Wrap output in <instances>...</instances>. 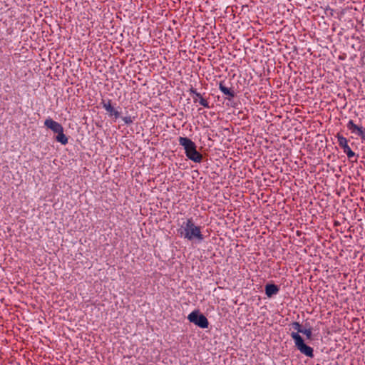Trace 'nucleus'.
<instances>
[{"label": "nucleus", "mask_w": 365, "mask_h": 365, "mask_svg": "<svg viewBox=\"0 0 365 365\" xmlns=\"http://www.w3.org/2000/svg\"><path fill=\"white\" fill-rule=\"evenodd\" d=\"M179 236L185 240L201 242L204 240L202 227L195 225L192 217L186 219L178 230Z\"/></svg>", "instance_id": "f257e3e1"}, {"label": "nucleus", "mask_w": 365, "mask_h": 365, "mask_svg": "<svg viewBox=\"0 0 365 365\" xmlns=\"http://www.w3.org/2000/svg\"><path fill=\"white\" fill-rule=\"evenodd\" d=\"M179 144L183 147L186 156L195 163H200L202 160V155L197 150L195 143L188 138L180 137Z\"/></svg>", "instance_id": "f03ea898"}, {"label": "nucleus", "mask_w": 365, "mask_h": 365, "mask_svg": "<svg viewBox=\"0 0 365 365\" xmlns=\"http://www.w3.org/2000/svg\"><path fill=\"white\" fill-rule=\"evenodd\" d=\"M291 337L294 341L295 346L297 348V349L305 356L313 358L314 357V350L313 349L307 346L302 337L297 333H291Z\"/></svg>", "instance_id": "7ed1b4c3"}, {"label": "nucleus", "mask_w": 365, "mask_h": 365, "mask_svg": "<svg viewBox=\"0 0 365 365\" xmlns=\"http://www.w3.org/2000/svg\"><path fill=\"white\" fill-rule=\"evenodd\" d=\"M187 319L202 329H206L209 326V322L206 317L200 314L198 310H195L189 314Z\"/></svg>", "instance_id": "20e7f679"}, {"label": "nucleus", "mask_w": 365, "mask_h": 365, "mask_svg": "<svg viewBox=\"0 0 365 365\" xmlns=\"http://www.w3.org/2000/svg\"><path fill=\"white\" fill-rule=\"evenodd\" d=\"M346 128L351 133L357 135L362 142L365 140V128L361 125H357L353 120H349Z\"/></svg>", "instance_id": "39448f33"}, {"label": "nucleus", "mask_w": 365, "mask_h": 365, "mask_svg": "<svg viewBox=\"0 0 365 365\" xmlns=\"http://www.w3.org/2000/svg\"><path fill=\"white\" fill-rule=\"evenodd\" d=\"M101 104L102 105L103 108L106 110L110 117H113L115 119H117L120 117V112L115 110L114 107L112 106V101L110 99H108L107 101L102 100Z\"/></svg>", "instance_id": "423d86ee"}, {"label": "nucleus", "mask_w": 365, "mask_h": 365, "mask_svg": "<svg viewBox=\"0 0 365 365\" xmlns=\"http://www.w3.org/2000/svg\"><path fill=\"white\" fill-rule=\"evenodd\" d=\"M44 125L47 128L51 130L53 133H57L63 129L61 124L53 120L51 118H48L44 121Z\"/></svg>", "instance_id": "0eeeda50"}, {"label": "nucleus", "mask_w": 365, "mask_h": 365, "mask_svg": "<svg viewBox=\"0 0 365 365\" xmlns=\"http://www.w3.org/2000/svg\"><path fill=\"white\" fill-rule=\"evenodd\" d=\"M219 89L224 95L227 96L226 98L228 100H231L235 96V91L225 86L223 82L219 83Z\"/></svg>", "instance_id": "6e6552de"}, {"label": "nucleus", "mask_w": 365, "mask_h": 365, "mask_svg": "<svg viewBox=\"0 0 365 365\" xmlns=\"http://www.w3.org/2000/svg\"><path fill=\"white\" fill-rule=\"evenodd\" d=\"M279 291V287L274 284H267L265 285V294L269 298L272 297L273 295L277 294Z\"/></svg>", "instance_id": "1a4fd4ad"}, {"label": "nucleus", "mask_w": 365, "mask_h": 365, "mask_svg": "<svg viewBox=\"0 0 365 365\" xmlns=\"http://www.w3.org/2000/svg\"><path fill=\"white\" fill-rule=\"evenodd\" d=\"M56 140L61 143L62 145H66L68 143V138L63 133V129L61 131L57 133Z\"/></svg>", "instance_id": "9d476101"}, {"label": "nucleus", "mask_w": 365, "mask_h": 365, "mask_svg": "<svg viewBox=\"0 0 365 365\" xmlns=\"http://www.w3.org/2000/svg\"><path fill=\"white\" fill-rule=\"evenodd\" d=\"M336 137L337 138L338 144L341 148L348 145L347 138L341 135L340 133H337Z\"/></svg>", "instance_id": "9b49d317"}, {"label": "nucleus", "mask_w": 365, "mask_h": 365, "mask_svg": "<svg viewBox=\"0 0 365 365\" xmlns=\"http://www.w3.org/2000/svg\"><path fill=\"white\" fill-rule=\"evenodd\" d=\"M195 98L197 99V102H199V103L201 106L207 108H210L209 105V101L207 99L204 98L201 94L200 96H196Z\"/></svg>", "instance_id": "f8f14e48"}, {"label": "nucleus", "mask_w": 365, "mask_h": 365, "mask_svg": "<svg viewBox=\"0 0 365 365\" xmlns=\"http://www.w3.org/2000/svg\"><path fill=\"white\" fill-rule=\"evenodd\" d=\"M342 150H343L344 153H346V155H347L349 159H351L356 155L355 153L351 150V149L350 148L349 145H347L346 146H344L342 148Z\"/></svg>", "instance_id": "ddd939ff"}, {"label": "nucleus", "mask_w": 365, "mask_h": 365, "mask_svg": "<svg viewBox=\"0 0 365 365\" xmlns=\"http://www.w3.org/2000/svg\"><path fill=\"white\" fill-rule=\"evenodd\" d=\"M190 94L192 95L194 103L197 102V99L195 98L196 96H200V93L197 92L196 89L191 88L189 91Z\"/></svg>", "instance_id": "4468645a"}, {"label": "nucleus", "mask_w": 365, "mask_h": 365, "mask_svg": "<svg viewBox=\"0 0 365 365\" xmlns=\"http://www.w3.org/2000/svg\"><path fill=\"white\" fill-rule=\"evenodd\" d=\"M135 119V117H134V116H130V115L125 116V117L122 118L123 121L126 125H130V124H132V123L134 122Z\"/></svg>", "instance_id": "2eb2a0df"}, {"label": "nucleus", "mask_w": 365, "mask_h": 365, "mask_svg": "<svg viewBox=\"0 0 365 365\" xmlns=\"http://www.w3.org/2000/svg\"><path fill=\"white\" fill-rule=\"evenodd\" d=\"M292 327L297 331L296 333L299 334V333H301L303 330V329H302V326L301 324L297 322H293L292 324Z\"/></svg>", "instance_id": "dca6fc26"}, {"label": "nucleus", "mask_w": 365, "mask_h": 365, "mask_svg": "<svg viewBox=\"0 0 365 365\" xmlns=\"http://www.w3.org/2000/svg\"><path fill=\"white\" fill-rule=\"evenodd\" d=\"M301 333L304 334L306 336L307 339H310L312 337V331L311 329H303Z\"/></svg>", "instance_id": "f3484780"}]
</instances>
